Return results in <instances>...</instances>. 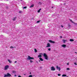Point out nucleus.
Instances as JSON below:
<instances>
[{"label": "nucleus", "instance_id": "9", "mask_svg": "<svg viewBox=\"0 0 77 77\" xmlns=\"http://www.w3.org/2000/svg\"><path fill=\"white\" fill-rule=\"evenodd\" d=\"M16 18H17V17H14L13 18L12 20L13 21H15V20H16Z\"/></svg>", "mask_w": 77, "mask_h": 77}, {"label": "nucleus", "instance_id": "8", "mask_svg": "<svg viewBox=\"0 0 77 77\" xmlns=\"http://www.w3.org/2000/svg\"><path fill=\"white\" fill-rule=\"evenodd\" d=\"M51 47V45H50V44L49 43H48L47 44V46H46V47Z\"/></svg>", "mask_w": 77, "mask_h": 77}, {"label": "nucleus", "instance_id": "1", "mask_svg": "<svg viewBox=\"0 0 77 77\" xmlns=\"http://www.w3.org/2000/svg\"><path fill=\"white\" fill-rule=\"evenodd\" d=\"M11 75L9 73H7V74H5L4 76V77H11Z\"/></svg>", "mask_w": 77, "mask_h": 77}, {"label": "nucleus", "instance_id": "23", "mask_svg": "<svg viewBox=\"0 0 77 77\" xmlns=\"http://www.w3.org/2000/svg\"><path fill=\"white\" fill-rule=\"evenodd\" d=\"M16 72L15 71H12L13 73H15Z\"/></svg>", "mask_w": 77, "mask_h": 77}, {"label": "nucleus", "instance_id": "46", "mask_svg": "<svg viewBox=\"0 0 77 77\" xmlns=\"http://www.w3.org/2000/svg\"><path fill=\"white\" fill-rule=\"evenodd\" d=\"M21 0V1H22V0Z\"/></svg>", "mask_w": 77, "mask_h": 77}, {"label": "nucleus", "instance_id": "36", "mask_svg": "<svg viewBox=\"0 0 77 77\" xmlns=\"http://www.w3.org/2000/svg\"><path fill=\"white\" fill-rule=\"evenodd\" d=\"M17 61H15L14 62L15 63H17Z\"/></svg>", "mask_w": 77, "mask_h": 77}, {"label": "nucleus", "instance_id": "21", "mask_svg": "<svg viewBox=\"0 0 77 77\" xmlns=\"http://www.w3.org/2000/svg\"><path fill=\"white\" fill-rule=\"evenodd\" d=\"M10 48H15V47H13L12 46H11L10 47Z\"/></svg>", "mask_w": 77, "mask_h": 77}, {"label": "nucleus", "instance_id": "3", "mask_svg": "<svg viewBox=\"0 0 77 77\" xmlns=\"http://www.w3.org/2000/svg\"><path fill=\"white\" fill-rule=\"evenodd\" d=\"M9 68V66L8 65H7L5 66L4 68L5 70H7Z\"/></svg>", "mask_w": 77, "mask_h": 77}, {"label": "nucleus", "instance_id": "22", "mask_svg": "<svg viewBox=\"0 0 77 77\" xmlns=\"http://www.w3.org/2000/svg\"><path fill=\"white\" fill-rule=\"evenodd\" d=\"M68 26L69 27H71V25H70V24H68Z\"/></svg>", "mask_w": 77, "mask_h": 77}, {"label": "nucleus", "instance_id": "17", "mask_svg": "<svg viewBox=\"0 0 77 77\" xmlns=\"http://www.w3.org/2000/svg\"><path fill=\"white\" fill-rule=\"evenodd\" d=\"M69 20H70V21L71 22H72V23H73V24L75 23L74 22H73L72 21V20L69 19Z\"/></svg>", "mask_w": 77, "mask_h": 77}, {"label": "nucleus", "instance_id": "41", "mask_svg": "<svg viewBox=\"0 0 77 77\" xmlns=\"http://www.w3.org/2000/svg\"><path fill=\"white\" fill-rule=\"evenodd\" d=\"M39 62H41V61L40 60H39Z\"/></svg>", "mask_w": 77, "mask_h": 77}, {"label": "nucleus", "instance_id": "13", "mask_svg": "<svg viewBox=\"0 0 77 77\" xmlns=\"http://www.w3.org/2000/svg\"><path fill=\"white\" fill-rule=\"evenodd\" d=\"M39 59L40 60H41V61H43V59H42V58L40 57V58Z\"/></svg>", "mask_w": 77, "mask_h": 77}, {"label": "nucleus", "instance_id": "28", "mask_svg": "<svg viewBox=\"0 0 77 77\" xmlns=\"http://www.w3.org/2000/svg\"><path fill=\"white\" fill-rule=\"evenodd\" d=\"M33 61L32 60H30V63H32V62H33Z\"/></svg>", "mask_w": 77, "mask_h": 77}, {"label": "nucleus", "instance_id": "10", "mask_svg": "<svg viewBox=\"0 0 77 77\" xmlns=\"http://www.w3.org/2000/svg\"><path fill=\"white\" fill-rule=\"evenodd\" d=\"M8 60L10 63H12V61L10 60L9 59H8Z\"/></svg>", "mask_w": 77, "mask_h": 77}, {"label": "nucleus", "instance_id": "27", "mask_svg": "<svg viewBox=\"0 0 77 77\" xmlns=\"http://www.w3.org/2000/svg\"><path fill=\"white\" fill-rule=\"evenodd\" d=\"M32 75H29V77H32Z\"/></svg>", "mask_w": 77, "mask_h": 77}, {"label": "nucleus", "instance_id": "29", "mask_svg": "<svg viewBox=\"0 0 77 77\" xmlns=\"http://www.w3.org/2000/svg\"><path fill=\"white\" fill-rule=\"evenodd\" d=\"M58 76H60L61 75H60V74H58Z\"/></svg>", "mask_w": 77, "mask_h": 77}, {"label": "nucleus", "instance_id": "40", "mask_svg": "<svg viewBox=\"0 0 77 77\" xmlns=\"http://www.w3.org/2000/svg\"><path fill=\"white\" fill-rule=\"evenodd\" d=\"M41 54V53L40 54Z\"/></svg>", "mask_w": 77, "mask_h": 77}, {"label": "nucleus", "instance_id": "5", "mask_svg": "<svg viewBox=\"0 0 77 77\" xmlns=\"http://www.w3.org/2000/svg\"><path fill=\"white\" fill-rule=\"evenodd\" d=\"M56 67L57 70H59V71H60V67H59L58 66H57Z\"/></svg>", "mask_w": 77, "mask_h": 77}, {"label": "nucleus", "instance_id": "14", "mask_svg": "<svg viewBox=\"0 0 77 77\" xmlns=\"http://www.w3.org/2000/svg\"><path fill=\"white\" fill-rule=\"evenodd\" d=\"M41 10V8H40L38 10L37 12H38V13H39V12H40V11Z\"/></svg>", "mask_w": 77, "mask_h": 77}, {"label": "nucleus", "instance_id": "38", "mask_svg": "<svg viewBox=\"0 0 77 77\" xmlns=\"http://www.w3.org/2000/svg\"><path fill=\"white\" fill-rule=\"evenodd\" d=\"M67 65H69V63H67Z\"/></svg>", "mask_w": 77, "mask_h": 77}, {"label": "nucleus", "instance_id": "16", "mask_svg": "<svg viewBox=\"0 0 77 77\" xmlns=\"http://www.w3.org/2000/svg\"><path fill=\"white\" fill-rule=\"evenodd\" d=\"M62 47H66V45H62Z\"/></svg>", "mask_w": 77, "mask_h": 77}, {"label": "nucleus", "instance_id": "18", "mask_svg": "<svg viewBox=\"0 0 77 77\" xmlns=\"http://www.w3.org/2000/svg\"><path fill=\"white\" fill-rule=\"evenodd\" d=\"M66 75L63 74L62 75V77H66Z\"/></svg>", "mask_w": 77, "mask_h": 77}, {"label": "nucleus", "instance_id": "6", "mask_svg": "<svg viewBox=\"0 0 77 77\" xmlns=\"http://www.w3.org/2000/svg\"><path fill=\"white\" fill-rule=\"evenodd\" d=\"M51 71H55V68L54 67V66H53L51 67Z\"/></svg>", "mask_w": 77, "mask_h": 77}, {"label": "nucleus", "instance_id": "42", "mask_svg": "<svg viewBox=\"0 0 77 77\" xmlns=\"http://www.w3.org/2000/svg\"><path fill=\"white\" fill-rule=\"evenodd\" d=\"M52 8H53V7H52Z\"/></svg>", "mask_w": 77, "mask_h": 77}, {"label": "nucleus", "instance_id": "30", "mask_svg": "<svg viewBox=\"0 0 77 77\" xmlns=\"http://www.w3.org/2000/svg\"><path fill=\"white\" fill-rule=\"evenodd\" d=\"M66 69H67V70H69L70 69H69V68H67Z\"/></svg>", "mask_w": 77, "mask_h": 77}, {"label": "nucleus", "instance_id": "25", "mask_svg": "<svg viewBox=\"0 0 77 77\" xmlns=\"http://www.w3.org/2000/svg\"><path fill=\"white\" fill-rule=\"evenodd\" d=\"M26 8H27V7L25 6L23 7V9H26Z\"/></svg>", "mask_w": 77, "mask_h": 77}, {"label": "nucleus", "instance_id": "4", "mask_svg": "<svg viewBox=\"0 0 77 77\" xmlns=\"http://www.w3.org/2000/svg\"><path fill=\"white\" fill-rule=\"evenodd\" d=\"M44 56L45 57V59L46 60L48 59V56H47V55L45 53L44 54Z\"/></svg>", "mask_w": 77, "mask_h": 77}, {"label": "nucleus", "instance_id": "2", "mask_svg": "<svg viewBox=\"0 0 77 77\" xmlns=\"http://www.w3.org/2000/svg\"><path fill=\"white\" fill-rule=\"evenodd\" d=\"M32 59L34 60V58L31 57L29 56H28V58L27 59V60H32Z\"/></svg>", "mask_w": 77, "mask_h": 77}, {"label": "nucleus", "instance_id": "33", "mask_svg": "<svg viewBox=\"0 0 77 77\" xmlns=\"http://www.w3.org/2000/svg\"><path fill=\"white\" fill-rule=\"evenodd\" d=\"M61 26L62 27V28L63 27V26L61 25Z\"/></svg>", "mask_w": 77, "mask_h": 77}, {"label": "nucleus", "instance_id": "39", "mask_svg": "<svg viewBox=\"0 0 77 77\" xmlns=\"http://www.w3.org/2000/svg\"><path fill=\"white\" fill-rule=\"evenodd\" d=\"M30 74H31V72H30Z\"/></svg>", "mask_w": 77, "mask_h": 77}, {"label": "nucleus", "instance_id": "15", "mask_svg": "<svg viewBox=\"0 0 77 77\" xmlns=\"http://www.w3.org/2000/svg\"><path fill=\"white\" fill-rule=\"evenodd\" d=\"M64 43H65V42H66L67 41L66 40H65L64 39L63 40Z\"/></svg>", "mask_w": 77, "mask_h": 77}, {"label": "nucleus", "instance_id": "32", "mask_svg": "<svg viewBox=\"0 0 77 77\" xmlns=\"http://www.w3.org/2000/svg\"><path fill=\"white\" fill-rule=\"evenodd\" d=\"M60 38H62V36H60Z\"/></svg>", "mask_w": 77, "mask_h": 77}, {"label": "nucleus", "instance_id": "37", "mask_svg": "<svg viewBox=\"0 0 77 77\" xmlns=\"http://www.w3.org/2000/svg\"><path fill=\"white\" fill-rule=\"evenodd\" d=\"M14 76L15 77H17V75H15Z\"/></svg>", "mask_w": 77, "mask_h": 77}, {"label": "nucleus", "instance_id": "19", "mask_svg": "<svg viewBox=\"0 0 77 77\" xmlns=\"http://www.w3.org/2000/svg\"><path fill=\"white\" fill-rule=\"evenodd\" d=\"M42 57V56L41 55H39L38 56V57Z\"/></svg>", "mask_w": 77, "mask_h": 77}, {"label": "nucleus", "instance_id": "34", "mask_svg": "<svg viewBox=\"0 0 77 77\" xmlns=\"http://www.w3.org/2000/svg\"><path fill=\"white\" fill-rule=\"evenodd\" d=\"M18 77H21V76H20V75H19L18 76Z\"/></svg>", "mask_w": 77, "mask_h": 77}, {"label": "nucleus", "instance_id": "24", "mask_svg": "<svg viewBox=\"0 0 77 77\" xmlns=\"http://www.w3.org/2000/svg\"><path fill=\"white\" fill-rule=\"evenodd\" d=\"M40 21H41V20H38V21L37 22V23H39V22H40Z\"/></svg>", "mask_w": 77, "mask_h": 77}, {"label": "nucleus", "instance_id": "35", "mask_svg": "<svg viewBox=\"0 0 77 77\" xmlns=\"http://www.w3.org/2000/svg\"><path fill=\"white\" fill-rule=\"evenodd\" d=\"M75 65H77V64L76 63H74Z\"/></svg>", "mask_w": 77, "mask_h": 77}, {"label": "nucleus", "instance_id": "12", "mask_svg": "<svg viewBox=\"0 0 77 77\" xmlns=\"http://www.w3.org/2000/svg\"><path fill=\"white\" fill-rule=\"evenodd\" d=\"M34 6V5L32 4L29 7V8H33Z\"/></svg>", "mask_w": 77, "mask_h": 77}, {"label": "nucleus", "instance_id": "45", "mask_svg": "<svg viewBox=\"0 0 77 77\" xmlns=\"http://www.w3.org/2000/svg\"><path fill=\"white\" fill-rule=\"evenodd\" d=\"M1 65V64H0V65Z\"/></svg>", "mask_w": 77, "mask_h": 77}, {"label": "nucleus", "instance_id": "26", "mask_svg": "<svg viewBox=\"0 0 77 77\" xmlns=\"http://www.w3.org/2000/svg\"><path fill=\"white\" fill-rule=\"evenodd\" d=\"M48 51H50V50H51V48H49L48 49Z\"/></svg>", "mask_w": 77, "mask_h": 77}, {"label": "nucleus", "instance_id": "11", "mask_svg": "<svg viewBox=\"0 0 77 77\" xmlns=\"http://www.w3.org/2000/svg\"><path fill=\"white\" fill-rule=\"evenodd\" d=\"M70 41H71V42H73V41H74V40L73 39H70L69 40Z\"/></svg>", "mask_w": 77, "mask_h": 77}, {"label": "nucleus", "instance_id": "43", "mask_svg": "<svg viewBox=\"0 0 77 77\" xmlns=\"http://www.w3.org/2000/svg\"><path fill=\"white\" fill-rule=\"evenodd\" d=\"M75 53H77V52H75Z\"/></svg>", "mask_w": 77, "mask_h": 77}, {"label": "nucleus", "instance_id": "44", "mask_svg": "<svg viewBox=\"0 0 77 77\" xmlns=\"http://www.w3.org/2000/svg\"><path fill=\"white\" fill-rule=\"evenodd\" d=\"M39 3H41V2H39Z\"/></svg>", "mask_w": 77, "mask_h": 77}, {"label": "nucleus", "instance_id": "20", "mask_svg": "<svg viewBox=\"0 0 77 77\" xmlns=\"http://www.w3.org/2000/svg\"><path fill=\"white\" fill-rule=\"evenodd\" d=\"M35 53H37V51L36 49H35Z\"/></svg>", "mask_w": 77, "mask_h": 77}, {"label": "nucleus", "instance_id": "31", "mask_svg": "<svg viewBox=\"0 0 77 77\" xmlns=\"http://www.w3.org/2000/svg\"><path fill=\"white\" fill-rule=\"evenodd\" d=\"M21 12H22V11H20L19 12V13H21Z\"/></svg>", "mask_w": 77, "mask_h": 77}, {"label": "nucleus", "instance_id": "7", "mask_svg": "<svg viewBox=\"0 0 77 77\" xmlns=\"http://www.w3.org/2000/svg\"><path fill=\"white\" fill-rule=\"evenodd\" d=\"M49 42H50L51 43H52V44H54V43H55V42L51 40H49Z\"/></svg>", "mask_w": 77, "mask_h": 77}]
</instances>
